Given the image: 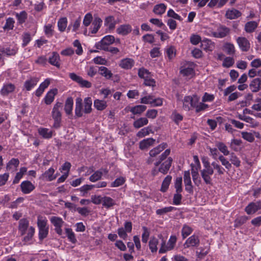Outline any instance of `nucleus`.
<instances>
[{
	"label": "nucleus",
	"instance_id": "1",
	"mask_svg": "<svg viewBox=\"0 0 261 261\" xmlns=\"http://www.w3.org/2000/svg\"><path fill=\"white\" fill-rule=\"evenodd\" d=\"M37 226L39 229L38 237L40 241H42L46 238L49 232V227L47 226L46 218L42 216L39 215L37 217Z\"/></svg>",
	"mask_w": 261,
	"mask_h": 261
},
{
	"label": "nucleus",
	"instance_id": "2",
	"mask_svg": "<svg viewBox=\"0 0 261 261\" xmlns=\"http://www.w3.org/2000/svg\"><path fill=\"white\" fill-rule=\"evenodd\" d=\"M62 107V103L57 102L55 104L52 110L51 116L54 121L52 127L55 129H59L61 126L62 113L61 109Z\"/></svg>",
	"mask_w": 261,
	"mask_h": 261
},
{
	"label": "nucleus",
	"instance_id": "3",
	"mask_svg": "<svg viewBox=\"0 0 261 261\" xmlns=\"http://www.w3.org/2000/svg\"><path fill=\"white\" fill-rule=\"evenodd\" d=\"M195 64L194 62L184 61L181 63L180 67V73L185 76L192 77L195 72Z\"/></svg>",
	"mask_w": 261,
	"mask_h": 261
},
{
	"label": "nucleus",
	"instance_id": "4",
	"mask_svg": "<svg viewBox=\"0 0 261 261\" xmlns=\"http://www.w3.org/2000/svg\"><path fill=\"white\" fill-rule=\"evenodd\" d=\"M177 238L175 236H171L170 237L167 243H166V241L162 238L161 246L159 249V253H164L168 251L172 250L176 243Z\"/></svg>",
	"mask_w": 261,
	"mask_h": 261
},
{
	"label": "nucleus",
	"instance_id": "5",
	"mask_svg": "<svg viewBox=\"0 0 261 261\" xmlns=\"http://www.w3.org/2000/svg\"><path fill=\"white\" fill-rule=\"evenodd\" d=\"M115 41V38L113 36L108 35L104 37L100 41L96 43L95 47L97 49L103 50L107 49L109 45L112 44Z\"/></svg>",
	"mask_w": 261,
	"mask_h": 261
},
{
	"label": "nucleus",
	"instance_id": "6",
	"mask_svg": "<svg viewBox=\"0 0 261 261\" xmlns=\"http://www.w3.org/2000/svg\"><path fill=\"white\" fill-rule=\"evenodd\" d=\"M51 223L55 227V230L57 234L61 236L63 233L62 227L64 223V221L60 217L57 216H53L50 218Z\"/></svg>",
	"mask_w": 261,
	"mask_h": 261
},
{
	"label": "nucleus",
	"instance_id": "7",
	"mask_svg": "<svg viewBox=\"0 0 261 261\" xmlns=\"http://www.w3.org/2000/svg\"><path fill=\"white\" fill-rule=\"evenodd\" d=\"M199 43L201 49L205 51H212L214 47V43L211 40L208 39H204L203 40H201L200 37L197 35V45Z\"/></svg>",
	"mask_w": 261,
	"mask_h": 261
},
{
	"label": "nucleus",
	"instance_id": "8",
	"mask_svg": "<svg viewBox=\"0 0 261 261\" xmlns=\"http://www.w3.org/2000/svg\"><path fill=\"white\" fill-rule=\"evenodd\" d=\"M261 209V202H250L245 208V211L248 215H251L255 213L257 211Z\"/></svg>",
	"mask_w": 261,
	"mask_h": 261
},
{
	"label": "nucleus",
	"instance_id": "9",
	"mask_svg": "<svg viewBox=\"0 0 261 261\" xmlns=\"http://www.w3.org/2000/svg\"><path fill=\"white\" fill-rule=\"evenodd\" d=\"M237 42L240 49L243 51H247L250 47L249 41L244 37H239L237 39Z\"/></svg>",
	"mask_w": 261,
	"mask_h": 261
},
{
	"label": "nucleus",
	"instance_id": "10",
	"mask_svg": "<svg viewBox=\"0 0 261 261\" xmlns=\"http://www.w3.org/2000/svg\"><path fill=\"white\" fill-rule=\"evenodd\" d=\"M229 32V29L225 26L220 25L217 31L212 32V34L217 38H223Z\"/></svg>",
	"mask_w": 261,
	"mask_h": 261
},
{
	"label": "nucleus",
	"instance_id": "11",
	"mask_svg": "<svg viewBox=\"0 0 261 261\" xmlns=\"http://www.w3.org/2000/svg\"><path fill=\"white\" fill-rule=\"evenodd\" d=\"M20 187L22 192L25 194L30 193L35 188V186L29 180L22 181L20 185Z\"/></svg>",
	"mask_w": 261,
	"mask_h": 261
},
{
	"label": "nucleus",
	"instance_id": "12",
	"mask_svg": "<svg viewBox=\"0 0 261 261\" xmlns=\"http://www.w3.org/2000/svg\"><path fill=\"white\" fill-rule=\"evenodd\" d=\"M29 221L25 218L21 219L19 221L18 229L21 236L25 235L29 228Z\"/></svg>",
	"mask_w": 261,
	"mask_h": 261
},
{
	"label": "nucleus",
	"instance_id": "13",
	"mask_svg": "<svg viewBox=\"0 0 261 261\" xmlns=\"http://www.w3.org/2000/svg\"><path fill=\"white\" fill-rule=\"evenodd\" d=\"M214 173L213 169H203L201 171V176L206 184L211 183V176Z\"/></svg>",
	"mask_w": 261,
	"mask_h": 261
},
{
	"label": "nucleus",
	"instance_id": "14",
	"mask_svg": "<svg viewBox=\"0 0 261 261\" xmlns=\"http://www.w3.org/2000/svg\"><path fill=\"white\" fill-rule=\"evenodd\" d=\"M135 64V61L131 58H125L120 60L119 66L124 69H130Z\"/></svg>",
	"mask_w": 261,
	"mask_h": 261
},
{
	"label": "nucleus",
	"instance_id": "15",
	"mask_svg": "<svg viewBox=\"0 0 261 261\" xmlns=\"http://www.w3.org/2000/svg\"><path fill=\"white\" fill-rule=\"evenodd\" d=\"M58 90L57 89H53L49 90L46 94L44 100L46 105H50L55 99V96L57 94Z\"/></svg>",
	"mask_w": 261,
	"mask_h": 261
},
{
	"label": "nucleus",
	"instance_id": "16",
	"mask_svg": "<svg viewBox=\"0 0 261 261\" xmlns=\"http://www.w3.org/2000/svg\"><path fill=\"white\" fill-rule=\"evenodd\" d=\"M184 182L185 184V189L189 193L192 192V186L190 177V173L189 171H186L184 175Z\"/></svg>",
	"mask_w": 261,
	"mask_h": 261
},
{
	"label": "nucleus",
	"instance_id": "17",
	"mask_svg": "<svg viewBox=\"0 0 261 261\" xmlns=\"http://www.w3.org/2000/svg\"><path fill=\"white\" fill-rule=\"evenodd\" d=\"M195 103L193 101V98L191 96H188L184 98L183 101V108L186 111H189L192 108H194Z\"/></svg>",
	"mask_w": 261,
	"mask_h": 261
},
{
	"label": "nucleus",
	"instance_id": "18",
	"mask_svg": "<svg viewBox=\"0 0 261 261\" xmlns=\"http://www.w3.org/2000/svg\"><path fill=\"white\" fill-rule=\"evenodd\" d=\"M132 29L130 25L128 24L120 25L116 30V32L121 35L125 36L131 32Z\"/></svg>",
	"mask_w": 261,
	"mask_h": 261
},
{
	"label": "nucleus",
	"instance_id": "19",
	"mask_svg": "<svg viewBox=\"0 0 261 261\" xmlns=\"http://www.w3.org/2000/svg\"><path fill=\"white\" fill-rule=\"evenodd\" d=\"M15 89V86L13 84H5L1 90V94L3 96H7L9 94L13 92Z\"/></svg>",
	"mask_w": 261,
	"mask_h": 261
},
{
	"label": "nucleus",
	"instance_id": "20",
	"mask_svg": "<svg viewBox=\"0 0 261 261\" xmlns=\"http://www.w3.org/2000/svg\"><path fill=\"white\" fill-rule=\"evenodd\" d=\"M173 160L171 157H169L166 161H165L161 166L159 169V171L165 174L169 170Z\"/></svg>",
	"mask_w": 261,
	"mask_h": 261
},
{
	"label": "nucleus",
	"instance_id": "21",
	"mask_svg": "<svg viewBox=\"0 0 261 261\" xmlns=\"http://www.w3.org/2000/svg\"><path fill=\"white\" fill-rule=\"evenodd\" d=\"M83 100L81 97H77L75 100V114L77 117L83 116Z\"/></svg>",
	"mask_w": 261,
	"mask_h": 261
},
{
	"label": "nucleus",
	"instance_id": "22",
	"mask_svg": "<svg viewBox=\"0 0 261 261\" xmlns=\"http://www.w3.org/2000/svg\"><path fill=\"white\" fill-rule=\"evenodd\" d=\"M250 89L253 92H257L261 89V79L255 78L253 79L249 85Z\"/></svg>",
	"mask_w": 261,
	"mask_h": 261
},
{
	"label": "nucleus",
	"instance_id": "23",
	"mask_svg": "<svg viewBox=\"0 0 261 261\" xmlns=\"http://www.w3.org/2000/svg\"><path fill=\"white\" fill-rule=\"evenodd\" d=\"M39 135L46 139H49L52 138L54 132L49 130L48 128L44 127H40L38 129Z\"/></svg>",
	"mask_w": 261,
	"mask_h": 261
},
{
	"label": "nucleus",
	"instance_id": "24",
	"mask_svg": "<svg viewBox=\"0 0 261 261\" xmlns=\"http://www.w3.org/2000/svg\"><path fill=\"white\" fill-rule=\"evenodd\" d=\"M155 142V140L152 138L144 139L139 143V148L141 150L147 149L150 146H152Z\"/></svg>",
	"mask_w": 261,
	"mask_h": 261
},
{
	"label": "nucleus",
	"instance_id": "25",
	"mask_svg": "<svg viewBox=\"0 0 261 261\" xmlns=\"http://www.w3.org/2000/svg\"><path fill=\"white\" fill-rule=\"evenodd\" d=\"M169 61L173 60L176 55V49L173 45L168 46L165 49Z\"/></svg>",
	"mask_w": 261,
	"mask_h": 261
},
{
	"label": "nucleus",
	"instance_id": "26",
	"mask_svg": "<svg viewBox=\"0 0 261 261\" xmlns=\"http://www.w3.org/2000/svg\"><path fill=\"white\" fill-rule=\"evenodd\" d=\"M35 232V229L33 226H30L28 230H27L26 233L22 239V241L25 243H28L32 241Z\"/></svg>",
	"mask_w": 261,
	"mask_h": 261
},
{
	"label": "nucleus",
	"instance_id": "27",
	"mask_svg": "<svg viewBox=\"0 0 261 261\" xmlns=\"http://www.w3.org/2000/svg\"><path fill=\"white\" fill-rule=\"evenodd\" d=\"M167 147L166 143H162L149 151L150 157H155Z\"/></svg>",
	"mask_w": 261,
	"mask_h": 261
},
{
	"label": "nucleus",
	"instance_id": "28",
	"mask_svg": "<svg viewBox=\"0 0 261 261\" xmlns=\"http://www.w3.org/2000/svg\"><path fill=\"white\" fill-rule=\"evenodd\" d=\"M73 105V98L71 97H68L66 100L64 106V111L67 115H69L72 114Z\"/></svg>",
	"mask_w": 261,
	"mask_h": 261
},
{
	"label": "nucleus",
	"instance_id": "29",
	"mask_svg": "<svg viewBox=\"0 0 261 261\" xmlns=\"http://www.w3.org/2000/svg\"><path fill=\"white\" fill-rule=\"evenodd\" d=\"M60 56L56 52H53L51 57L48 59L49 63L58 68H60V64L59 63Z\"/></svg>",
	"mask_w": 261,
	"mask_h": 261
},
{
	"label": "nucleus",
	"instance_id": "30",
	"mask_svg": "<svg viewBox=\"0 0 261 261\" xmlns=\"http://www.w3.org/2000/svg\"><path fill=\"white\" fill-rule=\"evenodd\" d=\"M102 205L106 208H110L116 204L115 200L108 196H103L102 201Z\"/></svg>",
	"mask_w": 261,
	"mask_h": 261
},
{
	"label": "nucleus",
	"instance_id": "31",
	"mask_svg": "<svg viewBox=\"0 0 261 261\" xmlns=\"http://www.w3.org/2000/svg\"><path fill=\"white\" fill-rule=\"evenodd\" d=\"M241 15V13L234 9L228 10L226 11V17L230 19H234L238 18Z\"/></svg>",
	"mask_w": 261,
	"mask_h": 261
},
{
	"label": "nucleus",
	"instance_id": "32",
	"mask_svg": "<svg viewBox=\"0 0 261 261\" xmlns=\"http://www.w3.org/2000/svg\"><path fill=\"white\" fill-rule=\"evenodd\" d=\"M92 100L91 97H88L84 100V112L86 114L90 113L92 111Z\"/></svg>",
	"mask_w": 261,
	"mask_h": 261
},
{
	"label": "nucleus",
	"instance_id": "33",
	"mask_svg": "<svg viewBox=\"0 0 261 261\" xmlns=\"http://www.w3.org/2000/svg\"><path fill=\"white\" fill-rule=\"evenodd\" d=\"M98 70L99 74L104 76L106 79H110L113 76L112 72L108 68L105 66L99 67Z\"/></svg>",
	"mask_w": 261,
	"mask_h": 261
},
{
	"label": "nucleus",
	"instance_id": "34",
	"mask_svg": "<svg viewBox=\"0 0 261 261\" xmlns=\"http://www.w3.org/2000/svg\"><path fill=\"white\" fill-rule=\"evenodd\" d=\"M50 81L48 79H46L43 83H42L36 91V95L39 97L43 93L45 89H46L49 85Z\"/></svg>",
	"mask_w": 261,
	"mask_h": 261
},
{
	"label": "nucleus",
	"instance_id": "35",
	"mask_svg": "<svg viewBox=\"0 0 261 261\" xmlns=\"http://www.w3.org/2000/svg\"><path fill=\"white\" fill-rule=\"evenodd\" d=\"M223 50L229 55H233L235 54L236 49L234 45L232 43L227 42L223 47Z\"/></svg>",
	"mask_w": 261,
	"mask_h": 261
},
{
	"label": "nucleus",
	"instance_id": "36",
	"mask_svg": "<svg viewBox=\"0 0 261 261\" xmlns=\"http://www.w3.org/2000/svg\"><path fill=\"white\" fill-rule=\"evenodd\" d=\"M148 123V120L146 118L141 117L134 122L133 126L136 128H139L144 125H147Z\"/></svg>",
	"mask_w": 261,
	"mask_h": 261
},
{
	"label": "nucleus",
	"instance_id": "37",
	"mask_svg": "<svg viewBox=\"0 0 261 261\" xmlns=\"http://www.w3.org/2000/svg\"><path fill=\"white\" fill-rule=\"evenodd\" d=\"M147 107L144 105H138L135 107H132L130 109V112H132L134 115L141 114L143 112L145 111Z\"/></svg>",
	"mask_w": 261,
	"mask_h": 261
},
{
	"label": "nucleus",
	"instance_id": "38",
	"mask_svg": "<svg viewBox=\"0 0 261 261\" xmlns=\"http://www.w3.org/2000/svg\"><path fill=\"white\" fill-rule=\"evenodd\" d=\"M258 26V23L255 21L247 22L245 26V30L247 33L253 32Z\"/></svg>",
	"mask_w": 261,
	"mask_h": 261
},
{
	"label": "nucleus",
	"instance_id": "39",
	"mask_svg": "<svg viewBox=\"0 0 261 261\" xmlns=\"http://www.w3.org/2000/svg\"><path fill=\"white\" fill-rule=\"evenodd\" d=\"M94 106L97 110L102 111L107 107V102L105 100L97 99L94 101Z\"/></svg>",
	"mask_w": 261,
	"mask_h": 261
},
{
	"label": "nucleus",
	"instance_id": "40",
	"mask_svg": "<svg viewBox=\"0 0 261 261\" xmlns=\"http://www.w3.org/2000/svg\"><path fill=\"white\" fill-rule=\"evenodd\" d=\"M159 244V240L155 237H152L151 238L149 242V249L151 250V252H156L158 250L157 245Z\"/></svg>",
	"mask_w": 261,
	"mask_h": 261
},
{
	"label": "nucleus",
	"instance_id": "41",
	"mask_svg": "<svg viewBox=\"0 0 261 261\" xmlns=\"http://www.w3.org/2000/svg\"><path fill=\"white\" fill-rule=\"evenodd\" d=\"M171 179L172 176L171 175H167L165 178L162 182V186L161 188V191L162 192H165L167 190L171 182Z\"/></svg>",
	"mask_w": 261,
	"mask_h": 261
},
{
	"label": "nucleus",
	"instance_id": "42",
	"mask_svg": "<svg viewBox=\"0 0 261 261\" xmlns=\"http://www.w3.org/2000/svg\"><path fill=\"white\" fill-rule=\"evenodd\" d=\"M54 172L55 170L53 168H50L44 173L43 176L48 181H52L56 178V176L54 175Z\"/></svg>",
	"mask_w": 261,
	"mask_h": 261
},
{
	"label": "nucleus",
	"instance_id": "43",
	"mask_svg": "<svg viewBox=\"0 0 261 261\" xmlns=\"http://www.w3.org/2000/svg\"><path fill=\"white\" fill-rule=\"evenodd\" d=\"M105 24L109 29H114L116 24L114 17L112 16H109L106 18L105 20Z\"/></svg>",
	"mask_w": 261,
	"mask_h": 261
},
{
	"label": "nucleus",
	"instance_id": "44",
	"mask_svg": "<svg viewBox=\"0 0 261 261\" xmlns=\"http://www.w3.org/2000/svg\"><path fill=\"white\" fill-rule=\"evenodd\" d=\"M216 146L218 149L221 151L224 155L229 154V151L226 145L223 142H219L216 144Z\"/></svg>",
	"mask_w": 261,
	"mask_h": 261
},
{
	"label": "nucleus",
	"instance_id": "45",
	"mask_svg": "<svg viewBox=\"0 0 261 261\" xmlns=\"http://www.w3.org/2000/svg\"><path fill=\"white\" fill-rule=\"evenodd\" d=\"M102 20L100 18H95L92 24L91 33L92 34H95L98 31L99 28L101 25Z\"/></svg>",
	"mask_w": 261,
	"mask_h": 261
},
{
	"label": "nucleus",
	"instance_id": "46",
	"mask_svg": "<svg viewBox=\"0 0 261 261\" xmlns=\"http://www.w3.org/2000/svg\"><path fill=\"white\" fill-rule=\"evenodd\" d=\"M19 164V161L18 159L12 158L7 164L6 169L7 170H10L13 168H17Z\"/></svg>",
	"mask_w": 261,
	"mask_h": 261
},
{
	"label": "nucleus",
	"instance_id": "47",
	"mask_svg": "<svg viewBox=\"0 0 261 261\" xmlns=\"http://www.w3.org/2000/svg\"><path fill=\"white\" fill-rule=\"evenodd\" d=\"M38 80L37 78L31 79L30 80L26 81L24 83V87L27 90L30 91L37 83Z\"/></svg>",
	"mask_w": 261,
	"mask_h": 261
},
{
	"label": "nucleus",
	"instance_id": "48",
	"mask_svg": "<svg viewBox=\"0 0 261 261\" xmlns=\"http://www.w3.org/2000/svg\"><path fill=\"white\" fill-rule=\"evenodd\" d=\"M166 6L164 4L155 5L153 8V12L158 15H162L166 10Z\"/></svg>",
	"mask_w": 261,
	"mask_h": 261
},
{
	"label": "nucleus",
	"instance_id": "49",
	"mask_svg": "<svg viewBox=\"0 0 261 261\" xmlns=\"http://www.w3.org/2000/svg\"><path fill=\"white\" fill-rule=\"evenodd\" d=\"M67 25V19L66 17L60 18L58 22V27L60 31L64 32Z\"/></svg>",
	"mask_w": 261,
	"mask_h": 261
},
{
	"label": "nucleus",
	"instance_id": "50",
	"mask_svg": "<svg viewBox=\"0 0 261 261\" xmlns=\"http://www.w3.org/2000/svg\"><path fill=\"white\" fill-rule=\"evenodd\" d=\"M0 51L2 54H5L8 56H13L17 52V49L15 47L2 48L0 49Z\"/></svg>",
	"mask_w": 261,
	"mask_h": 261
},
{
	"label": "nucleus",
	"instance_id": "51",
	"mask_svg": "<svg viewBox=\"0 0 261 261\" xmlns=\"http://www.w3.org/2000/svg\"><path fill=\"white\" fill-rule=\"evenodd\" d=\"M138 75L140 78L143 79L145 81L151 76V73L148 70L144 68H142L139 69L138 70Z\"/></svg>",
	"mask_w": 261,
	"mask_h": 261
},
{
	"label": "nucleus",
	"instance_id": "52",
	"mask_svg": "<svg viewBox=\"0 0 261 261\" xmlns=\"http://www.w3.org/2000/svg\"><path fill=\"white\" fill-rule=\"evenodd\" d=\"M102 175V171L101 170L96 171L89 177V180L92 182H95L100 179Z\"/></svg>",
	"mask_w": 261,
	"mask_h": 261
},
{
	"label": "nucleus",
	"instance_id": "53",
	"mask_svg": "<svg viewBox=\"0 0 261 261\" xmlns=\"http://www.w3.org/2000/svg\"><path fill=\"white\" fill-rule=\"evenodd\" d=\"M229 161L231 164H233L236 167H239L241 165V161L234 153H231L230 154Z\"/></svg>",
	"mask_w": 261,
	"mask_h": 261
},
{
	"label": "nucleus",
	"instance_id": "54",
	"mask_svg": "<svg viewBox=\"0 0 261 261\" xmlns=\"http://www.w3.org/2000/svg\"><path fill=\"white\" fill-rule=\"evenodd\" d=\"M213 169H215L219 175L223 174L225 172V169L222 167L218 162H213L212 163Z\"/></svg>",
	"mask_w": 261,
	"mask_h": 261
},
{
	"label": "nucleus",
	"instance_id": "55",
	"mask_svg": "<svg viewBox=\"0 0 261 261\" xmlns=\"http://www.w3.org/2000/svg\"><path fill=\"white\" fill-rule=\"evenodd\" d=\"M65 232L69 240L72 243H75L76 242V239L72 230L71 228H67L65 229Z\"/></svg>",
	"mask_w": 261,
	"mask_h": 261
},
{
	"label": "nucleus",
	"instance_id": "56",
	"mask_svg": "<svg viewBox=\"0 0 261 261\" xmlns=\"http://www.w3.org/2000/svg\"><path fill=\"white\" fill-rule=\"evenodd\" d=\"M15 21L13 18L9 17L6 20V23L3 28L5 30H11L13 29Z\"/></svg>",
	"mask_w": 261,
	"mask_h": 261
},
{
	"label": "nucleus",
	"instance_id": "57",
	"mask_svg": "<svg viewBox=\"0 0 261 261\" xmlns=\"http://www.w3.org/2000/svg\"><path fill=\"white\" fill-rule=\"evenodd\" d=\"M196 245V237L194 235L190 237L184 244L185 248L194 247Z\"/></svg>",
	"mask_w": 261,
	"mask_h": 261
},
{
	"label": "nucleus",
	"instance_id": "58",
	"mask_svg": "<svg viewBox=\"0 0 261 261\" xmlns=\"http://www.w3.org/2000/svg\"><path fill=\"white\" fill-rule=\"evenodd\" d=\"M81 24V18L79 17L76 19L73 23H70L67 28V30L69 31L70 28L72 27V31L76 32L79 28Z\"/></svg>",
	"mask_w": 261,
	"mask_h": 261
},
{
	"label": "nucleus",
	"instance_id": "59",
	"mask_svg": "<svg viewBox=\"0 0 261 261\" xmlns=\"http://www.w3.org/2000/svg\"><path fill=\"white\" fill-rule=\"evenodd\" d=\"M218 159L226 169L229 170L231 168V164L223 155H219Z\"/></svg>",
	"mask_w": 261,
	"mask_h": 261
},
{
	"label": "nucleus",
	"instance_id": "60",
	"mask_svg": "<svg viewBox=\"0 0 261 261\" xmlns=\"http://www.w3.org/2000/svg\"><path fill=\"white\" fill-rule=\"evenodd\" d=\"M234 63V59L230 57H226L224 58L222 66L226 68H229L233 65Z\"/></svg>",
	"mask_w": 261,
	"mask_h": 261
},
{
	"label": "nucleus",
	"instance_id": "61",
	"mask_svg": "<svg viewBox=\"0 0 261 261\" xmlns=\"http://www.w3.org/2000/svg\"><path fill=\"white\" fill-rule=\"evenodd\" d=\"M18 22L20 24L24 23L27 18V14L25 11H22L20 13H17L16 15Z\"/></svg>",
	"mask_w": 261,
	"mask_h": 261
},
{
	"label": "nucleus",
	"instance_id": "62",
	"mask_svg": "<svg viewBox=\"0 0 261 261\" xmlns=\"http://www.w3.org/2000/svg\"><path fill=\"white\" fill-rule=\"evenodd\" d=\"M248 218L245 216H243L237 218L234 221V226L239 227L244 224L247 220Z\"/></svg>",
	"mask_w": 261,
	"mask_h": 261
},
{
	"label": "nucleus",
	"instance_id": "63",
	"mask_svg": "<svg viewBox=\"0 0 261 261\" xmlns=\"http://www.w3.org/2000/svg\"><path fill=\"white\" fill-rule=\"evenodd\" d=\"M151 130V129L149 127H144L138 132L137 136L139 138H143L148 135Z\"/></svg>",
	"mask_w": 261,
	"mask_h": 261
},
{
	"label": "nucleus",
	"instance_id": "64",
	"mask_svg": "<svg viewBox=\"0 0 261 261\" xmlns=\"http://www.w3.org/2000/svg\"><path fill=\"white\" fill-rule=\"evenodd\" d=\"M175 188L176 192L181 193L182 191V177H178L176 178L175 182Z\"/></svg>",
	"mask_w": 261,
	"mask_h": 261
}]
</instances>
